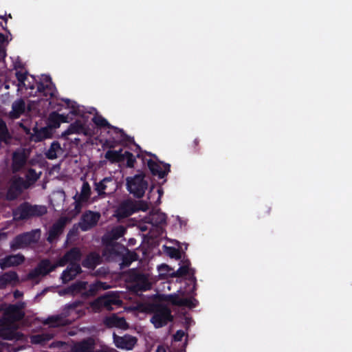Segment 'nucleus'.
I'll use <instances>...</instances> for the list:
<instances>
[{"mask_svg":"<svg viewBox=\"0 0 352 352\" xmlns=\"http://www.w3.org/2000/svg\"><path fill=\"white\" fill-rule=\"evenodd\" d=\"M92 122L99 128L112 129L115 136L106 140L104 145L109 147L105 154H153L151 152L143 151L134 140L133 137L126 134L124 131L110 124L101 115L96 114Z\"/></svg>","mask_w":352,"mask_h":352,"instance_id":"1","label":"nucleus"},{"mask_svg":"<svg viewBox=\"0 0 352 352\" xmlns=\"http://www.w3.org/2000/svg\"><path fill=\"white\" fill-rule=\"evenodd\" d=\"M47 213L45 206H31L28 204H23L13 212L14 220H23L34 217H39Z\"/></svg>","mask_w":352,"mask_h":352,"instance_id":"2","label":"nucleus"},{"mask_svg":"<svg viewBox=\"0 0 352 352\" xmlns=\"http://www.w3.org/2000/svg\"><path fill=\"white\" fill-rule=\"evenodd\" d=\"M126 188L129 192L137 197H142L148 188V182L145 179V175L139 173L126 179Z\"/></svg>","mask_w":352,"mask_h":352,"instance_id":"3","label":"nucleus"},{"mask_svg":"<svg viewBox=\"0 0 352 352\" xmlns=\"http://www.w3.org/2000/svg\"><path fill=\"white\" fill-rule=\"evenodd\" d=\"M40 238L39 230H33L16 236L10 243V248L13 250L24 248L32 243L38 241Z\"/></svg>","mask_w":352,"mask_h":352,"instance_id":"4","label":"nucleus"},{"mask_svg":"<svg viewBox=\"0 0 352 352\" xmlns=\"http://www.w3.org/2000/svg\"><path fill=\"white\" fill-rule=\"evenodd\" d=\"M57 267H60L58 265V261L56 263H52L49 260H43L35 269L28 274V278L32 280L36 279L39 276L47 274Z\"/></svg>","mask_w":352,"mask_h":352,"instance_id":"5","label":"nucleus"},{"mask_svg":"<svg viewBox=\"0 0 352 352\" xmlns=\"http://www.w3.org/2000/svg\"><path fill=\"white\" fill-rule=\"evenodd\" d=\"M172 320L170 310L167 307H162L155 311L151 321L156 328H160Z\"/></svg>","mask_w":352,"mask_h":352,"instance_id":"6","label":"nucleus"},{"mask_svg":"<svg viewBox=\"0 0 352 352\" xmlns=\"http://www.w3.org/2000/svg\"><path fill=\"white\" fill-rule=\"evenodd\" d=\"M37 91L45 96L53 97L56 91V87L49 75H43L41 81L36 82Z\"/></svg>","mask_w":352,"mask_h":352,"instance_id":"7","label":"nucleus"},{"mask_svg":"<svg viewBox=\"0 0 352 352\" xmlns=\"http://www.w3.org/2000/svg\"><path fill=\"white\" fill-rule=\"evenodd\" d=\"M28 188V184L24 182L21 177H14L12 180L11 186L6 195L8 200L16 199L23 191V190Z\"/></svg>","mask_w":352,"mask_h":352,"instance_id":"8","label":"nucleus"},{"mask_svg":"<svg viewBox=\"0 0 352 352\" xmlns=\"http://www.w3.org/2000/svg\"><path fill=\"white\" fill-rule=\"evenodd\" d=\"M100 214L89 211L82 217L79 226L82 231H87L95 226L100 219Z\"/></svg>","mask_w":352,"mask_h":352,"instance_id":"9","label":"nucleus"},{"mask_svg":"<svg viewBox=\"0 0 352 352\" xmlns=\"http://www.w3.org/2000/svg\"><path fill=\"white\" fill-rule=\"evenodd\" d=\"M116 188V181L111 177H106L96 185V190L99 195L111 194Z\"/></svg>","mask_w":352,"mask_h":352,"instance_id":"10","label":"nucleus"},{"mask_svg":"<svg viewBox=\"0 0 352 352\" xmlns=\"http://www.w3.org/2000/svg\"><path fill=\"white\" fill-rule=\"evenodd\" d=\"M80 250L77 248H74L58 261V265H59L60 267H63L67 263H69L71 265H78L77 263L80 260Z\"/></svg>","mask_w":352,"mask_h":352,"instance_id":"11","label":"nucleus"},{"mask_svg":"<svg viewBox=\"0 0 352 352\" xmlns=\"http://www.w3.org/2000/svg\"><path fill=\"white\" fill-rule=\"evenodd\" d=\"M113 341L118 348L131 350L135 345L137 339L135 337L129 335L118 336L114 334Z\"/></svg>","mask_w":352,"mask_h":352,"instance_id":"12","label":"nucleus"},{"mask_svg":"<svg viewBox=\"0 0 352 352\" xmlns=\"http://www.w3.org/2000/svg\"><path fill=\"white\" fill-rule=\"evenodd\" d=\"M24 307V304L21 303L18 305H10L5 312V320L8 322L21 320L24 314L21 309Z\"/></svg>","mask_w":352,"mask_h":352,"instance_id":"13","label":"nucleus"},{"mask_svg":"<svg viewBox=\"0 0 352 352\" xmlns=\"http://www.w3.org/2000/svg\"><path fill=\"white\" fill-rule=\"evenodd\" d=\"M148 166L151 173L160 178H164L170 171L169 165L152 160L148 161Z\"/></svg>","mask_w":352,"mask_h":352,"instance_id":"14","label":"nucleus"},{"mask_svg":"<svg viewBox=\"0 0 352 352\" xmlns=\"http://www.w3.org/2000/svg\"><path fill=\"white\" fill-rule=\"evenodd\" d=\"M72 134L87 135V129L85 122L81 120H76L62 133V136L67 138V136Z\"/></svg>","mask_w":352,"mask_h":352,"instance_id":"15","label":"nucleus"},{"mask_svg":"<svg viewBox=\"0 0 352 352\" xmlns=\"http://www.w3.org/2000/svg\"><path fill=\"white\" fill-rule=\"evenodd\" d=\"M95 348V341L93 338H87L75 342L71 346L72 352H93Z\"/></svg>","mask_w":352,"mask_h":352,"instance_id":"16","label":"nucleus"},{"mask_svg":"<svg viewBox=\"0 0 352 352\" xmlns=\"http://www.w3.org/2000/svg\"><path fill=\"white\" fill-rule=\"evenodd\" d=\"M68 115L60 114L56 111L52 112L47 119V127L51 129L54 133V130L60 126L62 122H68Z\"/></svg>","mask_w":352,"mask_h":352,"instance_id":"17","label":"nucleus"},{"mask_svg":"<svg viewBox=\"0 0 352 352\" xmlns=\"http://www.w3.org/2000/svg\"><path fill=\"white\" fill-rule=\"evenodd\" d=\"M166 300L170 302L174 305L181 307H192L197 304V300L195 298H182L178 294H172L166 297Z\"/></svg>","mask_w":352,"mask_h":352,"instance_id":"18","label":"nucleus"},{"mask_svg":"<svg viewBox=\"0 0 352 352\" xmlns=\"http://www.w3.org/2000/svg\"><path fill=\"white\" fill-rule=\"evenodd\" d=\"M25 257L21 254L7 256L0 259V267L1 269L19 265L23 263Z\"/></svg>","mask_w":352,"mask_h":352,"instance_id":"19","label":"nucleus"},{"mask_svg":"<svg viewBox=\"0 0 352 352\" xmlns=\"http://www.w3.org/2000/svg\"><path fill=\"white\" fill-rule=\"evenodd\" d=\"M101 302L104 308L107 310L113 309V306H120L122 301L119 297L115 294H110L98 298V302Z\"/></svg>","mask_w":352,"mask_h":352,"instance_id":"20","label":"nucleus"},{"mask_svg":"<svg viewBox=\"0 0 352 352\" xmlns=\"http://www.w3.org/2000/svg\"><path fill=\"white\" fill-rule=\"evenodd\" d=\"M67 221V218L62 217L53 225L49 231V236L47 237V240L50 243L53 242L56 238L62 233Z\"/></svg>","mask_w":352,"mask_h":352,"instance_id":"21","label":"nucleus"},{"mask_svg":"<svg viewBox=\"0 0 352 352\" xmlns=\"http://www.w3.org/2000/svg\"><path fill=\"white\" fill-rule=\"evenodd\" d=\"M151 283L148 277L144 274H138L135 276V282L133 286V289L138 292L139 291H146L151 288Z\"/></svg>","mask_w":352,"mask_h":352,"instance_id":"22","label":"nucleus"},{"mask_svg":"<svg viewBox=\"0 0 352 352\" xmlns=\"http://www.w3.org/2000/svg\"><path fill=\"white\" fill-rule=\"evenodd\" d=\"M52 135L53 133L51 131V129L47 126L41 127L40 129L34 127L30 139L33 142H38L51 138Z\"/></svg>","mask_w":352,"mask_h":352,"instance_id":"23","label":"nucleus"},{"mask_svg":"<svg viewBox=\"0 0 352 352\" xmlns=\"http://www.w3.org/2000/svg\"><path fill=\"white\" fill-rule=\"evenodd\" d=\"M19 283V278L15 272H6L0 276V289L14 286Z\"/></svg>","mask_w":352,"mask_h":352,"instance_id":"24","label":"nucleus"},{"mask_svg":"<svg viewBox=\"0 0 352 352\" xmlns=\"http://www.w3.org/2000/svg\"><path fill=\"white\" fill-rule=\"evenodd\" d=\"M135 212V204L133 202L126 201L123 202L117 209L116 215L119 218L126 217Z\"/></svg>","mask_w":352,"mask_h":352,"instance_id":"25","label":"nucleus"},{"mask_svg":"<svg viewBox=\"0 0 352 352\" xmlns=\"http://www.w3.org/2000/svg\"><path fill=\"white\" fill-rule=\"evenodd\" d=\"M104 324L109 327H117L122 329H126L128 324L124 318H120L116 315H112L104 319Z\"/></svg>","mask_w":352,"mask_h":352,"instance_id":"26","label":"nucleus"},{"mask_svg":"<svg viewBox=\"0 0 352 352\" xmlns=\"http://www.w3.org/2000/svg\"><path fill=\"white\" fill-rule=\"evenodd\" d=\"M25 103L23 99L14 101L12 105V111L9 113V117L12 119H18L25 112Z\"/></svg>","mask_w":352,"mask_h":352,"instance_id":"27","label":"nucleus"},{"mask_svg":"<svg viewBox=\"0 0 352 352\" xmlns=\"http://www.w3.org/2000/svg\"><path fill=\"white\" fill-rule=\"evenodd\" d=\"M81 272L79 265H73L67 267L62 274L61 278L63 283H67L74 279Z\"/></svg>","mask_w":352,"mask_h":352,"instance_id":"28","label":"nucleus"},{"mask_svg":"<svg viewBox=\"0 0 352 352\" xmlns=\"http://www.w3.org/2000/svg\"><path fill=\"white\" fill-rule=\"evenodd\" d=\"M91 195V188L87 182L82 184L80 192L76 200V208H77L80 203L87 202Z\"/></svg>","mask_w":352,"mask_h":352,"instance_id":"29","label":"nucleus"},{"mask_svg":"<svg viewBox=\"0 0 352 352\" xmlns=\"http://www.w3.org/2000/svg\"><path fill=\"white\" fill-rule=\"evenodd\" d=\"M12 138L7 124L3 119H0V142L8 144Z\"/></svg>","mask_w":352,"mask_h":352,"instance_id":"30","label":"nucleus"},{"mask_svg":"<svg viewBox=\"0 0 352 352\" xmlns=\"http://www.w3.org/2000/svg\"><path fill=\"white\" fill-rule=\"evenodd\" d=\"M0 337L6 340H19L22 337V334L14 330L1 329H0Z\"/></svg>","mask_w":352,"mask_h":352,"instance_id":"31","label":"nucleus"},{"mask_svg":"<svg viewBox=\"0 0 352 352\" xmlns=\"http://www.w3.org/2000/svg\"><path fill=\"white\" fill-rule=\"evenodd\" d=\"M100 262V257L96 253L90 254L83 262V265L88 268H94Z\"/></svg>","mask_w":352,"mask_h":352,"instance_id":"32","label":"nucleus"},{"mask_svg":"<svg viewBox=\"0 0 352 352\" xmlns=\"http://www.w3.org/2000/svg\"><path fill=\"white\" fill-rule=\"evenodd\" d=\"M125 232V228L119 226L113 228L110 232L106 235V239L109 240H116L122 236Z\"/></svg>","mask_w":352,"mask_h":352,"instance_id":"33","label":"nucleus"},{"mask_svg":"<svg viewBox=\"0 0 352 352\" xmlns=\"http://www.w3.org/2000/svg\"><path fill=\"white\" fill-rule=\"evenodd\" d=\"M107 159L110 161H126V166L133 167L135 160L133 157V155H107Z\"/></svg>","mask_w":352,"mask_h":352,"instance_id":"34","label":"nucleus"},{"mask_svg":"<svg viewBox=\"0 0 352 352\" xmlns=\"http://www.w3.org/2000/svg\"><path fill=\"white\" fill-rule=\"evenodd\" d=\"M65 200V194L63 190L54 192L51 196L50 201L54 206L61 205Z\"/></svg>","mask_w":352,"mask_h":352,"instance_id":"35","label":"nucleus"},{"mask_svg":"<svg viewBox=\"0 0 352 352\" xmlns=\"http://www.w3.org/2000/svg\"><path fill=\"white\" fill-rule=\"evenodd\" d=\"M87 283L86 282H78L72 285L67 290V293L76 294L78 293L86 294L85 290L87 288Z\"/></svg>","mask_w":352,"mask_h":352,"instance_id":"36","label":"nucleus"},{"mask_svg":"<svg viewBox=\"0 0 352 352\" xmlns=\"http://www.w3.org/2000/svg\"><path fill=\"white\" fill-rule=\"evenodd\" d=\"M53 338V335L50 333H44L41 335L33 336L30 338L32 344H43Z\"/></svg>","mask_w":352,"mask_h":352,"instance_id":"37","label":"nucleus"},{"mask_svg":"<svg viewBox=\"0 0 352 352\" xmlns=\"http://www.w3.org/2000/svg\"><path fill=\"white\" fill-rule=\"evenodd\" d=\"M26 155H13L12 170L14 172L19 170L26 162Z\"/></svg>","mask_w":352,"mask_h":352,"instance_id":"38","label":"nucleus"},{"mask_svg":"<svg viewBox=\"0 0 352 352\" xmlns=\"http://www.w3.org/2000/svg\"><path fill=\"white\" fill-rule=\"evenodd\" d=\"M41 172L36 173L33 169H30L26 175V181H24L25 183L28 184V188L32 186L41 176Z\"/></svg>","mask_w":352,"mask_h":352,"instance_id":"39","label":"nucleus"},{"mask_svg":"<svg viewBox=\"0 0 352 352\" xmlns=\"http://www.w3.org/2000/svg\"><path fill=\"white\" fill-rule=\"evenodd\" d=\"M63 101L66 103L67 107L70 109L69 113L74 116L80 114L79 106L76 102L72 101L69 99H64Z\"/></svg>","mask_w":352,"mask_h":352,"instance_id":"40","label":"nucleus"},{"mask_svg":"<svg viewBox=\"0 0 352 352\" xmlns=\"http://www.w3.org/2000/svg\"><path fill=\"white\" fill-rule=\"evenodd\" d=\"M46 324H50L51 327H55L58 326L65 325V322L62 318L59 316H52L47 319Z\"/></svg>","mask_w":352,"mask_h":352,"instance_id":"41","label":"nucleus"},{"mask_svg":"<svg viewBox=\"0 0 352 352\" xmlns=\"http://www.w3.org/2000/svg\"><path fill=\"white\" fill-rule=\"evenodd\" d=\"M109 286L106 285L105 283L101 282H97L94 284L89 285V294L93 295L99 289H107Z\"/></svg>","mask_w":352,"mask_h":352,"instance_id":"42","label":"nucleus"},{"mask_svg":"<svg viewBox=\"0 0 352 352\" xmlns=\"http://www.w3.org/2000/svg\"><path fill=\"white\" fill-rule=\"evenodd\" d=\"M60 149V144L54 141L51 143L50 148H49L48 151L45 153V154H56V151Z\"/></svg>","mask_w":352,"mask_h":352,"instance_id":"43","label":"nucleus"},{"mask_svg":"<svg viewBox=\"0 0 352 352\" xmlns=\"http://www.w3.org/2000/svg\"><path fill=\"white\" fill-rule=\"evenodd\" d=\"M97 302H98V298L95 301L91 302V305H90L91 309H92V311H94L95 312L99 311L102 308H104V306H103V305L101 302L97 303Z\"/></svg>","mask_w":352,"mask_h":352,"instance_id":"44","label":"nucleus"},{"mask_svg":"<svg viewBox=\"0 0 352 352\" xmlns=\"http://www.w3.org/2000/svg\"><path fill=\"white\" fill-rule=\"evenodd\" d=\"M135 204V212L138 210L146 211L148 209V206L146 203L143 201H139Z\"/></svg>","mask_w":352,"mask_h":352,"instance_id":"45","label":"nucleus"},{"mask_svg":"<svg viewBox=\"0 0 352 352\" xmlns=\"http://www.w3.org/2000/svg\"><path fill=\"white\" fill-rule=\"evenodd\" d=\"M16 78L20 83H24L27 79V73L21 72H16Z\"/></svg>","mask_w":352,"mask_h":352,"instance_id":"46","label":"nucleus"},{"mask_svg":"<svg viewBox=\"0 0 352 352\" xmlns=\"http://www.w3.org/2000/svg\"><path fill=\"white\" fill-rule=\"evenodd\" d=\"M186 333L182 330H178L173 336V340L175 342H179L185 336Z\"/></svg>","mask_w":352,"mask_h":352,"instance_id":"47","label":"nucleus"},{"mask_svg":"<svg viewBox=\"0 0 352 352\" xmlns=\"http://www.w3.org/2000/svg\"><path fill=\"white\" fill-rule=\"evenodd\" d=\"M187 268L186 267H180L177 271V273L179 275H183L187 273Z\"/></svg>","mask_w":352,"mask_h":352,"instance_id":"48","label":"nucleus"},{"mask_svg":"<svg viewBox=\"0 0 352 352\" xmlns=\"http://www.w3.org/2000/svg\"><path fill=\"white\" fill-rule=\"evenodd\" d=\"M63 345V343L60 342H53L50 344V347L52 348V347H56V346H62Z\"/></svg>","mask_w":352,"mask_h":352,"instance_id":"49","label":"nucleus"},{"mask_svg":"<svg viewBox=\"0 0 352 352\" xmlns=\"http://www.w3.org/2000/svg\"><path fill=\"white\" fill-rule=\"evenodd\" d=\"M6 40V36L3 33H0V43H3Z\"/></svg>","mask_w":352,"mask_h":352,"instance_id":"50","label":"nucleus"},{"mask_svg":"<svg viewBox=\"0 0 352 352\" xmlns=\"http://www.w3.org/2000/svg\"><path fill=\"white\" fill-rule=\"evenodd\" d=\"M155 352H166L163 346H158Z\"/></svg>","mask_w":352,"mask_h":352,"instance_id":"51","label":"nucleus"},{"mask_svg":"<svg viewBox=\"0 0 352 352\" xmlns=\"http://www.w3.org/2000/svg\"><path fill=\"white\" fill-rule=\"evenodd\" d=\"M199 140L198 138H196L195 139V140L193 141V144H194V146L196 147L199 145Z\"/></svg>","mask_w":352,"mask_h":352,"instance_id":"52","label":"nucleus"},{"mask_svg":"<svg viewBox=\"0 0 352 352\" xmlns=\"http://www.w3.org/2000/svg\"><path fill=\"white\" fill-rule=\"evenodd\" d=\"M6 238V234L3 232H0V241Z\"/></svg>","mask_w":352,"mask_h":352,"instance_id":"53","label":"nucleus"},{"mask_svg":"<svg viewBox=\"0 0 352 352\" xmlns=\"http://www.w3.org/2000/svg\"><path fill=\"white\" fill-rule=\"evenodd\" d=\"M14 295L15 298H19L21 296V294L19 291H16L14 292Z\"/></svg>","mask_w":352,"mask_h":352,"instance_id":"54","label":"nucleus"},{"mask_svg":"<svg viewBox=\"0 0 352 352\" xmlns=\"http://www.w3.org/2000/svg\"><path fill=\"white\" fill-rule=\"evenodd\" d=\"M56 155H47L48 159L50 160H54L55 159Z\"/></svg>","mask_w":352,"mask_h":352,"instance_id":"55","label":"nucleus"},{"mask_svg":"<svg viewBox=\"0 0 352 352\" xmlns=\"http://www.w3.org/2000/svg\"><path fill=\"white\" fill-rule=\"evenodd\" d=\"M74 140L75 141V142H76V144H78V142L80 141V140H79L78 138H75L74 139Z\"/></svg>","mask_w":352,"mask_h":352,"instance_id":"56","label":"nucleus"},{"mask_svg":"<svg viewBox=\"0 0 352 352\" xmlns=\"http://www.w3.org/2000/svg\"><path fill=\"white\" fill-rule=\"evenodd\" d=\"M160 268H161V269H166V268H168V266H167V265H162V266L160 267Z\"/></svg>","mask_w":352,"mask_h":352,"instance_id":"57","label":"nucleus"},{"mask_svg":"<svg viewBox=\"0 0 352 352\" xmlns=\"http://www.w3.org/2000/svg\"><path fill=\"white\" fill-rule=\"evenodd\" d=\"M0 19H3L6 22V23H7V19L4 16L0 15Z\"/></svg>","mask_w":352,"mask_h":352,"instance_id":"58","label":"nucleus"},{"mask_svg":"<svg viewBox=\"0 0 352 352\" xmlns=\"http://www.w3.org/2000/svg\"><path fill=\"white\" fill-rule=\"evenodd\" d=\"M165 221V217H164V215H162L160 222H162V221Z\"/></svg>","mask_w":352,"mask_h":352,"instance_id":"59","label":"nucleus"},{"mask_svg":"<svg viewBox=\"0 0 352 352\" xmlns=\"http://www.w3.org/2000/svg\"><path fill=\"white\" fill-rule=\"evenodd\" d=\"M12 154L16 155V154H20L19 153L16 151H14ZM21 154H25V153H22Z\"/></svg>","mask_w":352,"mask_h":352,"instance_id":"60","label":"nucleus"},{"mask_svg":"<svg viewBox=\"0 0 352 352\" xmlns=\"http://www.w3.org/2000/svg\"><path fill=\"white\" fill-rule=\"evenodd\" d=\"M112 248H113V247H112V246H107V249H108V250H110V249H112Z\"/></svg>","mask_w":352,"mask_h":352,"instance_id":"61","label":"nucleus"}]
</instances>
